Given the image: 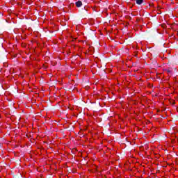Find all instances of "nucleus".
<instances>
[{
    "mask_svg": "<svg viewBox=\"0 0 178 178\" xmlns=\"http://www.w3.org/2000/svg\"><path fill=\"white\" fill-rule=\"evenodd\" d=\"M75 5L76 8H81V6H83V3L81 2V1H78L75 3Z\"/></svg>",
    "mask_w": 178,
    "mask_h": 178,
    "instance_id": "nucleus-1",
    "label": "nucleus"
},
{
    "mask_svg": "<svg viewBox=\"0 0 178 178\" xmlns=\"http://www.w3.org/2000/svg\"><path fill=\"white\" fill-rule=\"evenodd\" d=\"M144 2V0H136L137 5H141Z\"/></svg>",
    "mask_w": 178,
    "mask_h": 178,
    "instance_id": "nucleus-2",
    "label": "nucleus"
},
{
    "mask_svg": "<svg viewBox=\"0 0 178 178\" xmlns=\"http://www.w3.org/2000/svg\"><path fill=\"white\" fill-rule=\"evenodd\" d=\"M164 71L166 72V73H168V74L172 73V70H170L169 69H165Z\"/></svg>",
    "mask_w": 178,
    "mask_h": 178,
    "instance_id": "nucleus-3",
    "label": "nucleus"
}]
</instances>
